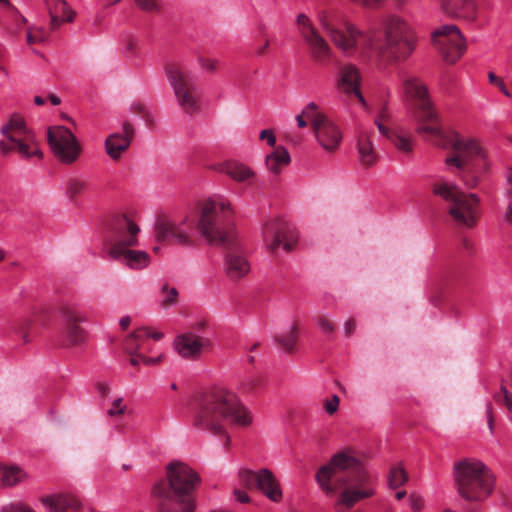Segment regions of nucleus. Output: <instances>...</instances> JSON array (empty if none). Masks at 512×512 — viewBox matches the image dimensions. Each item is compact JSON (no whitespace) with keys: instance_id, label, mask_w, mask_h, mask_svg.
I'll return each mask as SVG.
<instances>
[{"instance_id":"obj_1","label":"nucleus","mask_w":512,"mask_h":512,"mask_svg":"<svg viewBox=\"0 0 512 512\" xmlns=\"http://www.w3.org/2000/svg\"><path fill=\"white\" fill-rule=\"evenodd\" d=\"M317 19L332 44L345 56L359 52L365 57L374 53L381 58L402 61L417 45V35L411 23L395 13L381 19L382 39L375 29L362 30L339 11H321Z\"/></svg>"},{"instance_id":"obj_2","label":"nucleus","mask_w":512,"mask_h":512,"mask_svg":"<svg viewBox=\"0 0 512 512\" xmlns=\"http://www.w3.org/2000/svg\"><path fill=\"white\" fill-rule=\"evenodd\" d=\"M418 126L416 132L433 145L453 149L455 154L445 159L448 169L456 168L457 175L464 181L468 188H474L479 183L478 174L485 172L489 167V161L483 147L473 138L464 137L455 131L444 130L439 117L436 120L424 119V112L417 115Z\"/></svg>"},{"instance_id":"obj_3","label":"nucleus","mask_w":512,"mask_h":512,"mask_svg":"<svg viewBox=\"0 0 512 512\" xmlns=\"http://www.w3.org/2000/svg\"><path fill=\"white\" fill-rule=\"evenodd\" d=\"M316 482L327 495L342 490L335 504L338 512L353 507L359 501L371 497L375 490L368 470L350 451L338 452L319 468Z\"/></svg>"},{"instance_id":"obj_4","label":"nucleus","mask_w":512,"mask_h":512,"mask_svg":"<svg viewBox=\"0 0 512 512\" xmlns=\"http://www.w3.org/2000/svg\"><path fill=\"white\" fill-rule=\"evenodd\" d=\"M193 425L217 435L228 446L230 437L226 423L245 427L252 423V415L238 397L225 388H213L196 394L191 401Z\"/></svg>"},{"instance_id":"obj_5","label":"nucleus","mask_w":512,"mask_h":512,"mask_svg":"<svg viewBox=\"0 0 512 512\" xmlns=\"http://www.w3.org/2000/svg\"><path fill=\"white\" fill-rule=\"evenodd\" d=\"M233 209L228 200L222 197L209 198L200 206L196 224L199 234L216 246H232L236 243V233L229 224Z\"/></svg>"},{"instance_id":"obj_6","label":"nucleus","mask_w":512,"mask_h":512,"mask_svg":"<svg viewBox=\"0 0 512 512\" xmlns=\"http://www.w3.org/2000/svg\"><path fill=\"white\" fill-rule=\"evenodd\" d=\"M109 256L132 270H142L150 264V256L144 250L132 247L138 244L139 226L127 216H118L112 227Z\"/></svg>"},{"instance_id":"obj_7","label":"nucleus","mask_w":512,"mask_h":512,"mask_svg":"<svg viewBox=\"0 0 512 512\" xmlns=\"http://www.w3.org/2000/svg\"><path fill=\"white\" fill-rule=\"evenodd\" d=\"M453 475L459 495L468 501H483L494 489L495 476L480 460L467 458L457 462Z\"/></svg>"},{"instance_id":"obj_8","label":"nucleus","mask_w":512,"mask_h":512,"mask_svg":"<svg viewBox=\"0 0 512 512\" xmlns=\"http://www.w3.org/2000/svg\"><path fill=\"white\" fill-rule=\"evenodd\" d=\"M433 193L448 203V213L459 227L472 229L479 220V197L474 193H464L450 182L433 184Z\"/></svg>"},{"instance_id":"obj_9","label":"nucleus","mask_w":512,"mask_h":512,"mask_svg":"<svg viewBox=\"0 0 512 512\" xmlns=\"http://www.w3.org/2000/svg\"><path fill=\"white\" fill-rule=\"evenodd\" d=\"M304 114L308 116L314 137L321 149L328 154L336 153L343 140L340 126L322 113L315 102H309L304 107Z\"/></svg>"},{"instance_id":"obj_10","label":"nucleus","mask_w":512,"mask_h":512,"mask_svg":"<svg viewBox=\"0 0 512 512\" xmlns=\"http://www.w3.org/2000/svg\"><path fill=\"white\" fill-rule=\"evenodd\" d=\"M166 74L175 97L182 110L189 115L199 109V95L196 91L194 77L176 64L166 68Z\"/></svg>"},{"instance_id":"obj_11","label":"nucleus","mask_w":512,"mask_h":512,"mask_svg":"<svg viewBox=\"0 0 512 512\" xmlns=\"http://www.w3.org/2000/svg\"><path fill=\"white\" fill-rule=\"evenodd\" d=\"M298 232L292 223L282 217L269 219L262 228V239L265 247L272 253L279 248L290 251L297 243Z\"/></svg>"},{"instance_id":"obj_12","label":"nucleus","mask_w":512,"mask_h":512,"mask_svg":"<svg viewBox=\"0 0 512 512\" xmlns=\"http://www.w3.org/2000/svg\"><path fill=\"white\" fill-rule=\"evenodd\" d=\"M296 25L299 35L308 47L310 57L317 63L329 61L333 56V49L311 19L301 13L297 16Z\"/></svg>"},{"instance_id":"obj_13","label":"nucleus","mask_w":512,"mask_h":512,"mask_svg":"<svg viewBox=\"0 0 512 512\" xmlns=\"http://www.w3.org/2000/svg\"><path fill=\"white\" fill-rule=\"evenodd\" d=\"M47 141L54 156L62 163H74L81 154L82 148L77 138L64 126L49 127Z\"/></svg>"},{"instance_id":"obj_14","label":"nucleus","mask_w":512,"mask_h":512,"mask_svg":"<svg viewBox=\"0 0 512 512\" xmlns=\"http://www.w3.org/2000/svg\"><path fill=\"white\" fill-rule=\"evenodd\" d=\"M432 42L448 63H455L466 50L465 38L456 25H443L432 32Z\"/></svg>"},{"instance_id":"obj_15","label":"nucleus","mask_w":512,"mask_h":512,"mask_svg":"<svg viewBox=\"0 0 512 512\" xmlns=\"http://www.w3.org/2000/svg\"><path fill=\"white\" fill-rule=\"evenodd\" d=\"M239 478L247 487H256L275 503L280 502L283 498L281 484L269 469L263 468L258 471L241 469Z\"/></svg>"},{"instance_id":"obj_16","label":"nucleus","mask_w":512,"mask_h":512,"mask_svg":"<svg viewBox=\"0 0 512 512\" xmlns=\"http://www.w3.org/2000/svg\"><path fill=\"white\" fill-rule=\"evenodd\" d=\"M194 223L188 216L180 221L162 220L155 229L157 239L173 241L182 247H194Z\"/></svg>"},{"instance_id":"obj_17","label":"nucleus","mask_w":512,"mask_h":512,"mask_svg":"<svg viewBox=\"0 0 512 512\" xmlns=\"http://www.w3.org/2000/svg\"><path fill=\"white\" fill-rule=\"evenodd\" d=\"M170 493L193 497L192 494L200 482L198 474L183 462L175 461L167 466Z\"/></svg>"},{"instance_id":"obj_18","label":"nucleus","mask_w":512,"mask_h":512,"mask_svg":"<svg viewBox=\"0 0 512 512\" xmlns=\"http://www.w3.org/2000/svg\"><path fill=\"white\" fill-rule=\"evenodd\" d=\"M212 347L209 338L199 336L193 331L177 335L173 341L175 352L184 359L197 360Z\"/></svg>"},{"instance_id":"obj_19","label":"nucleus","mask_w":512,"mask_h":512,"mask_svg":"<svg viewBox=\"0 0 512 512\" xmlns=\"http://www.w3.org/2000/svg\"><path fill=\"white\" fill-rule=\"evenodd\" d=\"M402 92L406 99L414 101L419 111L424 112V119L434 121L437 112L432 106L425 85L417 78L407 77L402 82Z\"/></svg>"},{"instance_id":"obj_20","label":"nucleus","mask_w":512,"mask_h":512,"mask_svg":"<svg viewBox=\"0 0 512 512\" xmlns=\"http://www.w3.org/2000/svg\"><path fill=\"white\" fill-rule=\"evenodd\" d=\"M361 73L358 67L352 63H345L339 67L336 77V87L345 94H353L361 105L366 108L367 102L360 91Z\"/></svg>"},{"instance_id":"obj_21","label":"nucleus","mask_w":512,"mask_h":512,"mask_svg":"<svg viewBox=\"0 0 512 512\" xmlns=\"http://www.w3.org/2000/svg\"><path fill=\"white\" fill-rule=\"evenodd\" d=\"M153 492L159 498V512H194L195 501L193 497L179 496L165 489L163 483L154 486Z\"/></svg>"},{"instance_id":"obj_22","label":"nucleus","mask_w":512,"mask_h":512,"mask_svg":"<svg viewBox=\"0 0 512 512\" xmlns=\"http://www.w3.org/2000/svg\"><path fill=\"white\" fill-rule=\"evenodd\" d=\"M61 315L64 322L62 331L63 344L65 346H74L82 343L85 339V333L78 326L79 322H84L85 317L75 308L63 307Z\"/></svg>"},{"instance_id":"obj_23","label":"nucleus","mask_w":512,"mask_h":512,"mask_svg":"<svg viewBox=\"0 0 512 512\" xmlns=\"http://www.w3.org/2000/svg\"><path fill=\"white\" fill-rule=\"evenodd\" d=\"M223 270L230 281L239 282L249 275L251 264L243 253L230 251L224 257Z\"/></svg>"},{"instance_id":"obj_24","label":"nucleus","mask_w":512,"mask_h":512,"mask_svg":"<svg viewBox=\"0 0 512 512\" xmlns=\"http://www.w3.org/2000/svg\"><path fill=\"white\" fill-rule=\"evenodd\" d=\"M134 136V129L128 122L123 123L122 132H115L108 136L105 141V150L107 155L118 160L129 148L131 140Z\"/></svg>"},{"instance_id":"obj_25","label":"nucleus","mask_w":512,"mask_h":512,"mask_svg":"<svg viewBox=\"0 0 512 512\" xmlns=\"http://www.w3.org/2000/svg\"><path fill=\"white\" fill-rule=\"evenodd\" d=\"M0 151L3 154L16 151L20 157L29 159L32 157L41 158L42 152L35 139L34 133L18 138L12 142L0 141Z\"/></svg>"},{"instance_id":"obj_26","label":"nucleus","mask_w":512,"mask_h":512,"mask_svg":"<svg viewBox=\"0 0 512 512\" xmlns=\"http://www.w3.org/2000/svg\"><path fill=\"white\" fill-rule=\"evenodd\" d=\"M214 169L239 183H251L256 176L255 171L250 166L236 160L219 163L214 166Z\"/></svg>"},{"instance_id":"obj_27","label":"nucleus","mask_w":512,"mask_h":512,"mask_svg":"<svg viewBox=\"0 0 512 512\" xmlns=\"http://www.w3.org/2000/svg\"><path fill=\"white\" fill-rule=\"evenodd\" d=\"M357 151L359 162L362 166L371 167L376 164L378 156L375 151L370 132L366 130L359 132L357 139Z\"/></svg>"},{"instance_id":"obj_28","label":"nucleus","mask_w":512,"mask_h":512,"mask_svg":"<svg viewBox=\"0 0 512 512\" xmlns=\"http://www.w3.org/2000/svg\"><path fill=\"white\" fill-rule=\"evenodd\" d=\"M50 14V24L52 29H56L62 23L71 22L74 13L65 0H45Z\"/></svg>"},{"instance_id":"obj_29","label":"nucleus","mask_w":512,"mask_h":512,"mask_svg":"<svg viewBox=\"0 0 512 512\" xmlns=\"http://www.w3.org/2000/svg\"><path fill=\"white\" fill-rule=\"evenodd\" d=\"M150 337L154 340H160L163 338V333L159 331L152 332L147 327L138 328L125 339V349L128 353H133L135 351H139L140 349H145L146 341Z\"/></svg>"},{"instance_id":"obj_30","label":"nucleus","mask_w":512,"mask_h":512,"mask_svg":"<svg viewBox=\"0 0 512 512\" xmlns=\"http://www.w3.org/2000/svg\"><path fill=\"white\" fill-rule=\"evenodd\" d=\"M29 133L32 131L27 127L24 117L18 113H13L1 128V134L5 137L2 141L7 142L22 138Z\"/></svg>"},{"instance_id":"obj_31","label":"nucleus","mask_w":512,"mask_h":512,"mask_svg":"<svg viewBox=\"0 0 512 512\" xmlns=\"http://www.w3.org/2000/svg\"><path fill=\"white\" fill-rule=\"evenodd\" d=\"M444 11L459 18H474L475 5L473 0H442Z\"/></svg>"},{"instance_id":"obj_32","label":"nucleus","mask_w":512,"mask_h":512,"mask_svg":"<svg viewBox=\"0 0 512 512\" xmlns=\"http://www.w3.org/2000/svg\"><path fill=\"white\" fill-rule=\"evenodd\" d=\"M42 504L49 510V512H67L68 508H78L79 501L69 495H49L41 498Z\"/></svg>"},{"instance_id":"obj_33","label":"nucleus","mask_w":512,"mask_h":512,"mask_svg":"<svg viewBox=\"0 0 512 512\" xmlns=\"http://www.w3.org/2000/svg\"><path fill=\"white\" fill-rule=\"evenodd\" d=\"M265 163L271 173L279 174L290 163V155L284 147L279 146L266 156Z\"/></svg>"},{"instance_id":"obj_34","label":"nucleus","mask_w":512,"mask_h":512,"mask_svg":"<svg viewBox=\"0 0 512 512\" xmlns=\"http://www.w3.org/2000/svg\"><path fill=\"white\" fill-rule=\"evenodd\" d=\"M26 478V473L16 465H4L0 463V486H14Z\"/></svg>"},{"instance_id":"obj_35","label":"nucleus","mask_w":512,"mask_h":512,"mask_svg":"<svg viewBox=\"0 0 512 512\" xmlns=\"http://www.w3.org/2000/svg\"><path fill=\"white\" fill-rule=\"evenodd\" d=\"M389 141L394 147L403 154H410L414 149V140L409 132H404L401 129L393 130V135Z\"/></svg>"},{"instance_id":"obj_36","label":"nucleus","mask_w":512,"mask_h":512,"mask_svg":"<svg viewBox=\"0 0 512 512\" xmlns=\"http://www.w3.org/2000/svg\"><path fill=\"white\" fill-rule=\"evenodd\" d=\"M277 342L285 351H292L297 342V326L291 324L287 331L277 336Z\"/></svg>"},{"instance_id":"obj_37","label":"nucleus","mask_w":512,"mask_h":512,"mask_svg":"<svg viewBox=\"0 0 512 512\" xmlns=\"http://www.w3.org/2000/svg\"><path fill=\"white\" fill-rule=\"evenodd\" d=\"M408 481V475L401 465L390 469L388 485L391 489H397Z\"/></svg>"},{"instance_id":"obj_38","label":"nucleus","mask_w":512,"mask_h":512,"mask_svg":"<svg viewBox=\"0 0 512 512\" xmlns=\"http://www.w3.org/2000/svg\"><path fill=\"white\" fill-rule=\"evenodd\" d=\"M129 354H130L129 362L133 366H137L141 363L144 365H147V366L156 365V364L160 363L164 357L163 354H160L156 357H149V356H146L138 351H135V352L129 353Z\"/></svg>"},{"instance_id":"obj_39","label":"nucleus","mask_w":512,"mask_h":512,"mask_svg":"<svg viewBox=\"0 0 512 512\" xmlns=\"http://www.w3.org/2000/svg\"><path fill=\"white\" fill-rule=\"evenodd\" d=\"M48 37L49 34L43 27H30L26 33V41L29 45L43 43Z\"/></svg>"},{"instance_id":"obj_40","label":"nucleus","mask_w":512,"mask_h":512,"mask_svg":"<svg viewBox=\"0 0 512 512\" xmlns=\"http://www.w3.org/2000/svg\"><path fill=\"white\" fill-rule=\"evenodd\" d=\"M86 188V182L79 178H71L66 182L65 185L66 193L72 197L83 193Z\"/></svg>"},{"instance_id":"obj_41","label":"nucleus","mask_w":512,"mask_h":512,"mask_svg":"<svg viewBox=\"0 0 512 512\" xmlns=\"http://www.w3.org/2000/svg\"><path fill=\"white\" fill-rule=\"evenodd\" d=\"M178 298V291L174 287L163 286L161 291V303L163 306L168 307L175 305Z\"/></svg>"},{"instance_id":"obj_42","label":"nucleus","mask_w":512,"mask_h":512,"mask_svg":"<svg viewBox=\"0 0 512 512\" xmlns=\"http://www.w3.org/2000/svg\"><path fill=\"white\" fill-rule=\"evenodd\" d=\"M316 324L323 333L328 335L332 334L335 330L333 322L327 316L324 315L317 316Z\"/></svg>"},{"instance_id":"obj_43","label":"nucleus","mask_w":512,"mask_h":512,"mask_svg":"<svg viewBox=\"0 0 512 512\" xmlns=\"http://www.w3.org/2000/svg\"><path fill=\"white\" fill-rule=\"evenodd\" d=\"M260 385V378L256 376H249L241 381L239 389L243 392L249 393L254 391Z\"/></svg>"},{"instance_id":"obj_44","label":"nucleus","mask_w":512,"mask_h":512,"mask_svg":"<svg viewBox=\"0 0 512 512\" xmlns=\"http://www.w3.org/2000/svg\"><path fill=\"white\" fill-rule=\"evenodd\" d=\"M125 410H126V406L122 404V398L119 397V398L113 400V402L111 403V407L108 408V410H107V414L110 417H116V416H120V415L124 414Z\"/></svg>"},{"instance_id":"obj_45","label":"nucleus","mask_w":512,"mask_h":512,"mask_svg":"<svg viewBox=\"0 0 512 512\" xmlns=\"http://www.w3.org/2000/svg\"><path fill=\"white\" fill-rule=\"evenodd\" d=\"M339 402V397L336 394H334L331 397L324 400L323 407L329 415H332L338 410Z\"/></svg>"},{"instance_id":"obj_46","label":"nucleus","mask_w":512,"mask_h":512,"mask_svg":"<svg viewBox=\"0 0 512 512\" xmlns=\"http://www.w3.org/2000/svg\"><path fill=\"white\" fill-rule=\"evenodd\" d=\"M139 8L148 12H155L160 9L159 0H134Z\"/></svg>"},{"instance_id":"obj_47","label":"nucleus","mask_w":512,"mask_h":512,"mask_svg":"<svg viewBox=\"0 0 512 512\" xmlns=\"http://www.w3.org/2000/svg\"><path fill=\"white\" fill-rule=\"evenodd\" d=\"M488 80L491 84L495 85L496 87L499 88V90L506 96V97H511V93L509 92V90L507 89L504 81L497 77L495 75V73L493 72H489L488 73Z\"/></svg>"},{"instance_id":"obj_48","label":"nucleus","mask_w":512,"mask_h":512,"mask_svg":"<svg viewBox=\"0 0 512 512\" xmlns=\"http://www.w3.org/2000/svg\"><path fill=\"white\" fill-rule=\"evenodd\" d=\"M350 2L367 9H378L385 0H349Z\"/></svg>"},{"instance_id":"obj_49","label":"nucleus","mask_w":512,"mask_h":512,"mask_svg":"<svg viewBox=\"0 0 512 512\" xmlns=\"http://www.w3.org/2000/svg\"><path fill=\"white\" fill-rule=\"evenodd\" d=\"M2 512H34L27 505L22 503H13L2 508Z\"/></svg>"},{"instance_id":"obj_50","label":"nucleus","mask_w":512,"mask_h":512,"mask_svg":"<svg viewBox=\"0 0 512 512\" xmlns=\"http://www.w3.org/2000/svg\"><path fill=\"white\" fill-rule=\"evenodd\" d=\"M409 505L413 512H419L423 508V499L416 494H411L409 496Z\"/></svg>"},{"instance_id":"obj_51","label":"nucleus","mask_w":512,"mask_h":512,"mask_svg":"<svg viewBox=\"0 0 512 512\" xmlns=\"http://www.w3.org/2000/svg\"><path fill=\"white\" fill-rule=\"evenodd\" d=\"M260 140H266L268 145L273 147L276 144V137L271 129H264L259 134Z\"/></svg>"},{"instance_id":"obj_52","label":"nucleus","mask_w":512,"mask_h":512,"mask_svg":"<svg viewBox=\"0 0 512 512\" xmlns=\"http://www.w3.org/2000/svg\"><path fill=\"white\" fill-rule=\"evenodd\" d=\"M391 118L390 112L387 108V106H382L381 109L378 111L377 115L375 116L374 122H389Z\"/></svg>"},{"instance_id":"obj_53","label":"nucleus","mask_w":512,"mask_h":512,"mask_svg":"<svg viewBox=\"0 0 512 512\" xmlns=\"http://www.w3.org/2000/svg\"><path fill=\"white\" fill-rule=\"evenodd\" d=\"M200 65L203 69L214 71L218 67V61L215 59H199Z\"/></svg>"},{"instance_id":"obj_54","label":"nucleus","mask_w":512,"mask_h":512,"mask_svg":"<svg viewBox=\"0 0 512 512\" xmlns=\"http://www.w3.org/2000/svg\"><path fill=\"white\" fill-rule=\"evenodd\" d=\"M374 124L377 126L378 130H379V133L385 137L386 139H390L391 136L393 135V130H390L388 129L386 126H385V123L384 122H374Z\"/></svg>"},{"instance_id":"obj_55","label":"nucleus","mask_w":512,"mask_h":512,"mask_svg":"<svg viewBox=\"0 0 512 512\" xmlns=\"http://www.w3.org/2000/svg\"><path fill=\"white\" fill-rule=\"evenodd\" d=\"M501 392L504 395V403L510 413H512V393L508 392L505 387H501Z\"/></svg>"},{"instance_id":"obj_56","label":"nucleus","mask_w":512,"mask_h":512,"mask_svg":"<svg viewBox=\"0 0 512 512\" xmlns=\"http://www.w3.org/2000/svg\"><path fill=\"white\" fill-rule=\"evenodd\" d=\"M234 497L240 503H247L249 501L248 494L243 490H235Z\"/></svg>"},{"instance_id":"obj_57","label":"nucleus","mask_w":512,"mask_h":512,"mask_svg":"<svg viewBox=\"0 0 512 512\" xmlns=\"http://www.w3.org/2000/svg\"><path fill=\"white\" fill-rule=\"evenodd\" d=\"M308 120V116L304 114V109L302 110L301 114L296 116V122L299 128H304L307 126L306 120Z\"/></svg>"},{"instance_id":"obj_58","label":"nucleus","mask_w":512,"mask_h":512,"mask_svg":"<svg viewBox=\"0 0 512 512\" xmlns=\"http://www.w3.org/2000/svg\"><path fill=\"white\" fill-rule=\"evenodd\" d=\"M486 414H487V418H488L489 429H490V431H492L493 430V415H492V406H491V404L487 405V407H486Z\"/></svg>"},{"instance_id":"obj_59","label":"nucleus","mask_w":512,"mask_h":512,"mask_svg":"<svg viewBox=\"0 0 512 512\" xmlns=\"http://www.w3.org/2000/svg\"><path fill=\"white\" fill-rule=\"evenodd\" d=\"M504 219L507 223L512 224V202H510L507 206V209L504 214Z\"/></svg>"},{"instance_id":"obj_60","label":"nucleus","mask_w":512,"mask_h":512,"mask_svg":"<svg viewBox=\"0 0 512 512\" xmlns=\"http://www.w3.org/2000/svg\"><path fill=\"white\" fill-rule=\"evenodd\" d=\"M206 327H207L206 320H198L192 325V328L194 330H204Z\"/></svg>"},{"instance_id":"obj_61","label":"nucleus","mask_w":512,"mask_h":512,"mask_svg":"<svg viewBox=\"0 0 512 512\" xmlns=\"http://www.w3.org/2000/svg\"><path fill=\"white\" fill-rule=\"evenodd\" d=\"M131 323V318L129 316H124L120 319V326L123 329H126Z\"/></svg>"},{"instance_id":"obj_62","label":"nucleus","mask_w":512,"mask_h":512,"mask_svg":"<svg viewBox=\"0 0 512 512\" xmlns=\"http://www.w3.org/2000/svg\"><path fill=\"white\" fill-rule=\"evenodd\" d=\"M48 99L51 102V104L54 106H57L61 103L60 98L55 94H50Z\"/></svg>"},{"instance_id":"obj_63","label":"nucleus","mask_w":512,"mask_h":512,"mask_svg":"<svg viewBox=\"0 0 512 512\" xmlns=\"http://www.w3.org/2000/svg\"><path fill=\"white\" fill-rule=\"evenodd\" d=\"M268 45H269V42H268V41H266V42H265V44H264L263 46H261L260 48H258V49L256 50V54H257V55H262V54H264V52H265L266 48L268 47Z\"/></svg>"},{"instance_id":"obj_64","label":"nucleus","mask_w":512,"mask_h":512,"mask_svg":"<svg viewBox=\"0 0 512 512\" xmlns=\"http://www.w3.org/2000/svg\"><path fill=\"white\" fill-rule=\"evenodd\" d=\"M344 328H345L346 333L350 334L353 331L354 326H353L352 322H347V323H345Z\"/></svg>"}]
</instances>
